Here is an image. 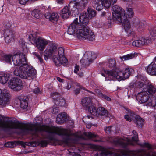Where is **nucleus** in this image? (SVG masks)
Segmentation results:
<instances>
[{
    "label": "nucleus",
    "instance_id": "a211bd4d",
    "mask_svg": "<svg viewBox=\"0 0 156 156\" xmlns=\"http://www.w3.org/2000/svg\"><path fill=\"white\" fill-rule=\"evenodd\" d=\"M14 34L15 32L10 29L6 28L4 30V35L6 43L8 44L11 42Z\"/></svg>",
    "mask_w": 156,
    "mask_h": 156
},
{
    "label": "nucleus",
    "instance_id": "a878e982",
    "mask_svg": "<svg viewBox=\"0 0 156 156\" xmlns=\"http://www.w3.org/2000/svg\"><path fill=\"white\" fill-rule=\"evenodd\" d=\"M128 114L125 115V118L127 121L129 122L131 121L132 119H133V118H135V116L136 115L134 113L130 110H128Z\"/></svg>",
    "mask_w": 156,
    "mask_h": 156
},
{
    "label": "nucleus",
    "instance_id": "49530a36",
    "mask_svg": "<svg viewBox=\"0 0 156 156\" xmlns=\"http://www.w3.org/2000/svg\"><path fill=\"white\" fill-rule=\"evenodd\" d=\"M33 92L36 94H38L41 93L40 90L38 88H37L35 89H33Z\"/></svg>",
    "mask_w": 156,
    "mask_h": 156
},
{
    "label": "nucleus",
    "instance_id": "6ab92c4d",
    "mask_svg": "<svg viewBox=\"0 0 156 156\" xmlns=\"http://www.w3.org/2000/svg\"><path fill=\"white\" fill-rule=\"evenodd\" d=\"M136 99L140 103L146 102L149 98L148 93L146 91L139 93L136 97Z\"/></svg>",
    "mask_w": 156,
    "mask_h": 156
},
{
    "label": "nucleus",
    "instance_id": "ddd939ff",
    "mask_svg": "<svg viewBox=\"0 0 156 156\" xmlns=\"http://www.w3.org/2000/svg\"><path fill=\"white\" fill-rule=\"evenodd\" d=\"M88 111L93 115L97 116L98 115H105L107 116L108 112L104 108L99 107L97 109L94 105H92L89 108Z\"/></svg>",
    "mask_w": 156,
    "mask_h": 156
},
{
    "label": "nucleus",
    "instance_id": "052dcab7",
    "mask_svg": "<svg viewBox=\"0 0 156 156\" xmlns=\"http://www.w3.org/2000/svg\"><path fill=\"white\" fill-rule=\"evenodd\" d=\"M58 94V93L57 92H55L53 93L52 95L53 96L57 95Z\"/></svg>",
    "mask_w": 156,
    "mask_h": 156
},
{
    "label": "nucleus",
    "instance_id": "20e7f679",
    "mask_svg": "<svg viewBox=\"0 0 156 156\" xmlns=\"http://www.w3.org/2000/svg\"><path fill=\"white\" fill-rule=\"evenodd\" d=\"M89 0H75L71 1L68 6H66L62 10L61 16L63 19L69 17L72 11L74 12L76 14L78 13V9H83L87 5Z\"/></svg>",
    "mask_w": 156,
    "mask_h": 156
},
{
    "label": "nucleus",
    "instance_id": "c756f323",
    "mask_svg": "<svg viewBox=\"0 0 156 156\" xmlns=\"http://www.w3.org/2000/svg\"><path fill=\"white\" fill-rule=\"evenodd\" d=\"M55 102L56 105L60 106H64L66 104L65 100L61 97L57 98Z\"/></svg>",
    "mask_w": 156,
    "mask_h": 156
},
{
    "label": "nucleus",
    "instance_id": "39448f33",
    "mask_svg": "<svg viewBox=\"0 0 156 156\" xmlns=\"http://www.w3.org/2000/svg\"><path fill=\"white\" fill-rule=\"evenodd\" d=\"M0 128L4 131H8L10 129H18L24 133L33 131V124L29 125L23 123H16L12 121L5 122L0 116Z\"/></svg>",
    "mask_w": 156,
    "mask_h": 156
},
{
    "label": "nucleus",
    "instance_id": "5fc2aeb1",
    "mask_svg": "<svg viewBox=\"0 0 156 156\" xmlns=\"http://www.w3.org/2000/svg\"><path fill=\"white\" fill-rule=\"evenodd\" d=\"M71 87V85L70 83H67V86H66V88L68 90Z\"/></svg>",
    "mask_w": 156,
    "mask_h": 156
},
{
    "label": "nucleus",
    "instance_id": "9d476101",
    "mask_svg": "<svg viewBox=\"0 0 156 156\" xmlns=\"http://www.w3.org/2000/svg\"><path fill=\"white\" fill-rule=\"evenodd\" d=\"M94 55L91 52L88 51L84 55L82 59L80 60L81 67L82 68H86L91 64L95 59L94 57Z\"/></svg>",
    "mask_w": 156,
    "mask_h": 156
},
{
    "label": "nucleus",
    "instance_id": "473e14b6",
    "mask_svg": "<svg viewBox=\"0 0 156 156\" xmlns=\"http://www.w3.org/2000/svg\"><path fill=\"white\" fill-rule=\"evenodd\" d=\"M147 88V91L150 94H153L156 91V88L152 85H148Z\"/></svg>",
    "mask_w": 156,
    "mask_h": 156
},
{
    "label": "nucleus",
    "instance_id": "1a4fd4ad",
    "mask_svg": "<svg viewBox=\"0 0 156 156\" xmlns=\"http://www.w3.org/2000/svg\"><path fill=\"white\" fill-rule=\"evenodd\" d=\"M11 95L9 91L6 89L2 91L0 89V105L5 107L10 103Z\"/></svg>",
    "mask_w": 156,
    "mask_h": 156
},
{
    "label": "nucleus",
    "instance_id": "4be33fe9",
    "mask_svg": "<svg viewBox=\"0 0 156 156\" xmlns=\"http://www.w3.org/2000/svg\"><path fill=\"white\" fill-rule=\"evenodd\" d=\"M81 103L83 106L85 108H89L92 105H94L92 104L91 102V98H83L81 101Z\"/></svg>",
    "mask_w": 156,
    "mask_h": 156
},
{
    "label": "nucleus",
    "instance_id": "0e129e2a",
    "mask_svg": "<svg viewBox=\"0 0 156 156\" xmlns=\"http://www.w3.org/2000/svg\"><path fill=\"white\" fill-rule=\"evenodd\" d=\"M117 0H112V1L113 2V3H115L116 2Z\"/></svg>",
    "mask_w": 156,
    "mask_h": 156
},
{
    "label": "nucleus",
    "instance_id": "393cba45",
    "mask_svg": "<svg viewBox=\"0 0 156 156\" xmlns=\"http://www.w3.org/2000/svg\"><path fill=\"white\" fill-rule=\"evenodd\" d=\"M120 156L119 154L116 153H112L109 151L104 150L100 153L101 156Z\"/></svg>",
    "mask_w": 156,
    "mask_h": 156
},
{
    "label": "nucleus",
    "instance_id": "37998d69",
    "mask_svg": "<svg viewBox=\"0 0 156 156\" xmlns=\"http://www.w3.org/2000/svg\"><path fill=\"white\" fill-rule=\"evenodd\" d=\"M144 27V23L142 22H140L137 25L138 28L139 29L140 31H141L143 29Z\"/></svg>",
    "mask_w": 156,
    "mask_h": 156
},
{
    "label": "nucleus",
    "instance_id": "e433bc0d",
    "mask_svg": "<svg viewBox=\"0 0 156 156\" xmlns=\"http://www.w3.org/2000/svg\"><path fill=\"white\" fill-rule=\"evenodd\" d=\"M90 118H92L90 116H87L83 117V121L85 123L87 124V125H86L87 128L88 129L90 128H91V125L89 124V121H87V120L88 119H89Z\"/></svg>",
    "mask_w": 156,
    "mask_h": 156
},
{
    "label": "nucleus",
    "instance_id": "de8ad7c7",
    "mask_svg": "<svg viewBox=\"0 0 156 156\" xmlns=\"http://www.w3.org/2000/svg\"><path fill=\"white\" fill-rule=\"evenodd\" d=\"M20 44L23 48H24L25 47V42L23 40H21L20 41Z\"/></svg>",
    "mask_w": 156,
    "mask_h": 156
},
{
    "label": "nucleus",
    "instance_id": "09e8293b",
    "mask_svg": "<svg viewBox=\"0 0 156 156\" xmlns=\"http://www.w3.org/2000/svg\"><path fill=\"white\" fill-rule=\"evenodd\" d=\"M51 14L50 12H48L47 13H46L45 14V17L46 18V19H49V20H50V18L51 17Z\"/></svg>",
    "mask_w": 156,
    "mask_h": 156
},
{
    "label": "nucleus",
    "instance_id": "9b49d317",
    "mask_svg": "<svg viewBox=\"0 0 156 156\" xmlns=\"http://www.w3.org/2000/svg\"><path fill=\"white\" fill-rule=\"evenodd\" d=\"M112 0H94V7L98 11L103 9V6L106 8H109L111 4H114Z\"/></svg>",
    "mask_w": 156,
    "mask_h": 156
},
{
    "label": "nucleus",
    "instance_id": "412c9836",
    "mask_svg": "<svg viewBox=\"0 0 156 156\" xmlns=\"http://www.w3.org/2000/svg\"><path fill=\"white\" fill-rule=\"evenodd\" d=\"M28 98L27 96H22L17 100V101L20 103L21 108L23 109L26 108L28 106Z\"/></svg>",
    "mask_w": 156,
    "mask_h": 156
},
{
    "label": "nucleus",
    "instance_id": "bb28decb",
    "mask_svg": "<svg viewBox=\"0 0 156 156\" xmlns=\"http://www.w3.org/2000/svg\"><path fill=\"white\" fill-rule=\"evenodd\" d=\"M134 122L138 126L141 127L144 125V120L139 115H137L135 116Z\"/></svg>",
    "mask_w": 156,
    "mask_h": 156
},
{
    "label": "nucleus",
    "instance_id": "c9c22d12",
    "mask_svg": "<svg viewBox=\"0 0 156 156\" xmlns=\"http://www.w3.org/2000/svg\"><path fill=\"white\" fill-rule=\"evenodd\" d=\"M87 11L88 14V17L90 18L94 17L96 15V12L90 8H88Z\"/></svg>",
    "mask_w": 156,
    "mask_h": 156
},
{
    "label": "nucleus",
    "instance_id": "603ef678",
    "mask_svg": "<svg viewBox=\"0 0 156 156\" xmlns=\"http://www.w3.org/2000/svg\"><path fill=\"white\" fill-rule=\"evenodd\" d=\"M144 85V83L143 82H139L138 83V87H143Z\"/></svg>",
    "mask_w": 156,
    "mask_h": 156
},
{
    "label": "nucleus",
    "instance_id": "4d7b16f0",
    "mask_svg": "<svg viewBox=\"0 0 156 156\" xmlns=\"http://www.w3.org/2000/svg\"><path fill=\"white\" fill-rule=\"evenodd\" d=\"M19 142L20 143V144L24 146V145H27V144H26L27 143L24 144V143L23 142H22V141H19Z\"/></svg>",
    "mask_w": 156,
    "mask_h": 156
},
{
    "label": "nucleus",
    "instance_id": "4c0bfd02",
    "mask_svg": "<svg viewBox=\"0 0 156 156\" xmlns=\"http://www.w3.org/2000/svg\"><path fill=\"white\" fill-rule=\"evenodd\" d=\"M32 16L37 19H39L41 17V15L39 13V10H34L31 13Z\"/></svg>",
    "mask_w": 156,
    "mask_h": 156
},
{
    "label": "nucleus",
    "instance_id": "4468645a",
    "mask_svg": "<svg viewBox=\"0 0 156 156\" xmlns=\"http://www.w3.org/2000/svg\"><path fill=\"white\" fill-rule=\"evenodd\" d=\"M57 47L53 44L49 45L44 51V55L48 59V58L51 56H57Z\"/></svg>",
    "mask_w": 156,
    "mask_h": 156
},
{
    "label": "nucleus",
    "instance_id": "b1692460",
    "mask_svg": "<svg viewBox=\"0 0 156 156\" xmlns=\"http://www.w3.org/2000/svg\"><path fill=\"white\" fill-rule=\"evenodd\" d=\"M66 119V113L65 112L61 113L57 115L56 122L59 124H61L65 122Z\"/></svg>",
    "mask_w": 156,
    "mask_h": 156
},
{
    "label": "nucleus",
    "instance_id": "423d86ee",
    "mask_svg": "<svg viewBox=\"0 0 156 156\" xmlns=\"http://www.w3.org/2000/svg\"><path fill=\"white\" fill-rule=\"evenodd\" d=\"M132 133L134 135L131 139L127 138L117 137L114 140V144L123 148H126L128 145H134V142H136L138 140V135L137 133L135 130L133 131Z\"/></svg>",
    "mask_w": 156,
    "mask_h": 156
},
{
    "label": "nucleus",
    "instance_id": "dca6fc26",
    "mask_svg": "<svg viewBox=\"0 0 156 156\" xmlns=\"http://www.w3.org/2000/svg\"><path fill=\"white\" fill-rule=\"evenodd\" d=\"M53 61L55 64L58 66L62 65H66L68 62V60L65 56H54L53 57Z\"/></svg>",
    "mask_w": 156,
    "mask_h": 156
},
{
    "label": "nucleus",
    "instance_id": "7ed1b4c3",
    "mask_svg": "<svg viewBox=\"0 0 156 156\" xmlns=\"http://www.w3.org/2000/svg\"><path fill=\"white\" fill-rule=\"evenodd\" d=\"M116 61L115 59H111L108 61L107 66L110 68H113L111 70H104V73H101L102 76L105 77V81L114 80L115 79L118 81L124 80L128 78L133 69L127 68L122 69L120 67L115 68Z\"/></svg>",
    "mask_w": 156,
    "mask_h": 156
},
{
    "label": "nucleus",
    "instance_id": "ea45409f",
    "mask_svg": "<svg viewBox=\"0 0 156 156\" xmlns=\"http://www.w3.org/2000/svg\"><path fill=\"white\" fill-rule=\"evenodd\" d=\"M134 57V55L133 54H128L122 57H121L120 58L122 60H126L131 59Z\"/></svg>",
    "mask_w": 156,
    "mask_h": 156
},
{
    "label": "nucleus",
    "instance_id": "f03ea898",
    "mask_svg": "<svg viewBox=\"0 0 156 156\" xmlns=\"http://www.w3.org/2000/svg\"><path fill=\"white\" fill-rule=\"evenodd\" d=\"M79 23L78 21V18H76L69 26L67 31L68 34L70 35L75 34L76 37L80 40L94 41L95 36L87 26L89 18L87 13H81L79 16Z\"/></svg>",
    "mask_w": 156,
    "mask_h": 156
},
{
    "label": "nucleus",
    "instance_id": "79ce46f5",
    "mask_svg": "<svg viewBox=\"0 0 156 156\" xmlns=\"http://www.w3.org/2000/svg\"><path fill=\"white\" fill-rule=\"evenodd\" d=\"M150 35L152 37L153 39H156V27H154L152 28L150 31Z\"/></svg>",
    "mask_w": 156,
    "mask_h": 156
},
{
    "label": "nucleus",
    "instance_id": "6e6d98bb",
    "mask_svg": "<svg viewBox=\"0 0 156 156\" xmlns=\"http://www.w3.org/2000/svg\"><path fill=\"white\" fill-rule=\"evenodd\" d=\"M57 80L59 81V82H63V80H63V79L60 78L59 77H57Z\"/></svg>",
    "mask_w": 156,
    "mask_h": 156
},
{
    "label": "nucleus",
    "instance_id": "3c124183",
    "mask_svg": "<svg viewBox=\"0 0 156 156\" xmlns=\"http://www.w3.org/2000/svg\"><path fill=\"white\" fill-rule=\"evenodd\" d=\"M12 143L11 142H8L5 144V146L6 147H9L11 146Z\"/></svg>",
    "mask_w": 156,
    "mask_h": 156
},
{
    "label": "nucleus",
    "instance_id": "aec40b11",
    "mask_svg": "<svg viewBox=\"0 0 156 156\" xmlns=\"http://www.w3.org/2000/svg\"><path fill=\"white\" fill-rule=\"evenodd\" d=\"M121 19V21L119 22V23H122V25L124 27L125 31L126 32H129L131 28L130 24L129 21L127 18V17L125 15L123 16H122Z\"/></svg>",
    "mask_w": 156,
    "mask_h": 156
},
{
    "label": "nucleus",
    "instance_id": "680f3d73",
    "mask_svg": "<svg viewBox=\"0 0 156 156\" xmlns=\"http://www.w3.org/2000/svg\"><path fill=\"white\" fill-rule=\"evenodd\" d=\"M105 12H103L101 14V16H102V17H103V16H105Z\"/></svg>",
    "mask_w": 156,
    "mask_h": 156
},
{
    "label": "nucleus",
    "instance_id": "f257e3e1",
    "mask_svg": "<svg viewBox=\"0 0 156 156\" xmlns=\"http://www.w3.org/2000/svg\"><path fill=\"white\" fill-rule=\"evenodd\" d=\"M14 65L20 66L14 69L13 73L15 75L24 79L31 80L36 77V71L32 66L27 63V60L24 54L17 53L11 56L10 55H4L2 53L0 60L12 64L11 59Z\"/></svg>",
    "mask_w": 156,
    "mask_h": 156
},
{
    "label": "nucleus",
    "instance_id": "774afa93",
    "mask_svg": "<svg viewBox=\"0 0 156 156\" xmlns=\"http://www.w3.org/2000/svg\"><path fill=\"white\" fill-rule=\"evenodd\" d=\"M86 90V91H88V92H90V93H91L93 94V93L92 92L90 91H88V90H87V89H86V90Z\"/></svg>",
    "mask_w": 156,
    "mask_h": 156
},
{
    "label": "nucleus",
    "instance_id": "f8f14e48",
    "mask_svg": "<svg viewBox=\"0 0 156 156\" xmlns=\"http://www.w3.org/2000/svg\"><path fill=\"white\" fill-rule=\"evenodd\" d=\"M8 84L9 87L14 91H20L22 88V81L17 78L11 79L9 82Z\"/></svg>",
    "mask_w": 156,
    "mask_h": 156
},
{
    "label": "nucleus",
    "instance_id": "13d9d810",
    "mask_svg": "<svg viewBox=\"0 0 156 156\" xmlns=\"http://www.w3.org/2000/svg\"><path fill=\"white\" fill-rule=\"evenodd\" d=\"M152 105V103L151 102H149V103L146 104V105L148 106H151Z\"/></svg>",
    "mask_w": 156,
    "mask_h": 156
},
{
    "label": "nucleus",
    "instance_id": "c03bdc74",
    "mask_svg": "<svg viewBox=\"0 0 156 156\" xmlns=\"http://www.w3.org/2000/svg\"><path fill=\"white\" fill-rule=\"evenodd\" d=\"M34 55L39 60L40 63L41 64L43 63V60L41 57V55H40L38 54L34 53Z\"/></svg>",
    "mask_w": 156,
    "mask_h": 156
},
{
    "label": "nucleus",
    "instance_id": "cd10ccee",
    "mask_svg": "<svg viewBox=\"0 0 156 156\" xmlns=\"http://www.w3.org/2000/svg\"><path fill=\"white\" fill-rule=\"evenodd\" d=\"M9 78V75L7 74L4 73L0 74V83L2 84L7 83Z\"/></svg>",
    "mask_w": 156,
    "mask_h": 156
},
{
    "label": "nucleus",
    "instance_id": "f704fd0d",
    "mask_svg": "<svg viewBox=\"0 0 156 156\" xmlns=\"http://www.w3.org/2000/svg\"><path fill=\"white\" fill-rule=\"evenodd\" d=\"M126 12L128 17L129 18L132 17L134 15L133 10L132 8H127L126 9Z\"/></svg>",
    "mask_w": 156,
    "mask_h": 156
},
{
    "label": "nucleus",
    "instance_id": "2eb2a0df",
    "mask_svg": "<svg viewBox=\"0 0 156 156\" xmlns=\"http://www.w3.org/2000/svg\"><path fill=\"white\" fill-rule=\"evenodd\" d=\"M32 39L35 41L36 46L37 48L41 51L44 50L45 46L49 42L48 41L41 37H39L36 39L33 38Z\"/></svg>",
    "mask_w": 156,
    "mask_h": 156
},
{
    "label": "nucleus",
    "instance_id": "c85d7f7f",
    "mask_svg": "<svg viewBox=\"0 0 156 156\" xmlns=\"http://www.w3.org/2000/svg\"><path fill=\"white\" fill-rule=\"evenodd\" d=\"M48 142L46 140H41L38 142V144H37L36 142H34L30 144V145L34 147H36L38 144H40L41 147H45L47 145Z\"/></svg>",
    "mask_w": 156,
    "mask_h": 156
},
{
    "label": "nucleus",
    "instance_id": "a19ab883",
    "mask_svg": "<svg viewBox=\"0 0 156 156\" xmlns=\"http://www.w3.org/2000/svg\"><path fill=\"white\" fill-rule=\"evenodd\" d=\"M115 129V127L112 126L107 127L105 129L106 133H109L114 132Z\"/></svg>",
    "mask_w": 156,
    "mask_h": 156
},
{
    "label": "nucleus",
    "instance_id": "f3484780",
    "mask_svg": "<svg viewBox=\"0 0 156 156\" xmlns=\"http://www.w3.org/2000/svg\"><path fill=\"white\" fill-rule=\"evenodd\" d=\"M151 43V40L142 38L138 40H136L132 43V45L134 46L140 47L143 45H147Z\"/></svg>",
    "mask_w": 156,
    "mask_h": 156
},
{
    "label": "nucleus",
    "instance_id": "a18cd8bd",
    "mask_svg": "<svg viewBox=\"0 0 156 156\" xmlns=\"http://www.w3.org/2000/svg\"><path fill=\"white\" fill-rule=\"evenodd\" d=\"M100 95H101L107 101H111V99L110 97L105 95L103 94L102 93H100Z\"/></svg>",
    "mask_w": 156,
    "mask_h": 156
},
{
    "label": "nucleus",
    "instance_id": "69168bd1",
    "mask_svg": "<svg viewBox=\"0 0 156 156\" xmlns=\"http://www.w3.org/2000/svg\"><path fill=\"white\" fill-rule=\"evenodd\" d=\"M74 156H81V155L79 154H76L74 155Z\"/></svg>",
    "mask_w": 156,
    "mask_h": 156
},
{
    "label": "nucleus",
    "instance_id": "6e6552de",
    "mask_svg": "<svg viewBox=\"0 0 156 156\" xmlns=\"http://www.w3.org/2000/svg\"><path fill=\"white\" fill-rule=\"evenodd\" d=\"M113 12H112V19L118 22H121L122 16H125L124 10L118 5H115L112 7Z\"/></svg>",
    "mask_w": 156,
    "mask_h": 156
},
{
    "label": "nucleus",
    "instance_id": "0eeeda50",
    "mask_svg": "<svg viewBox=\"0 0 156 156\" xmlns=\"http://www.w3.org/2000/svg\"><path fill=\"white\" fill-rule=\"evenodd\" d=\"M143 147H146L148 148V151H146L145 150H139L136 151L130 152V154L133 156H156V152H153L151 150L155 148L153 146L148 143H144L140 145Z\"/></svg>",
    "mask_w": 156,
    "mask_h": 156
},
{
    "label": "nucleus",
    "instance_id": "7c9ffc66",
    "mask_svg": "<svg viewBox=\"0 0 156 156\" xmlns=\"http://www.w3.org/2000/svg\"><path fill=\"white\" fill-rule=\"evenodd\" d=\"M84 134L86 136H87L89 138L92 139L93 141L95 142L99 141V140L95 139L98 137V135L93 134L91 132H86Z\"/></svg>",
    "mask_w": 156,
    "mask_h": 156
},
{
    "label": "nucleus",
    "instance_id": "2f4dec72",
    "mask_svg": "<svg viewBox=\"0 0 156 156\" xmlns=\"http://www.w3.org/2000/svg\"><path fill=\"white\" fill-rule=\"evenodd\" d=\"M49 20L54 23H56L59 17L58 14L56 13H52L51 14Z\"/></svg>",
    "mask_w": 156,
    "mask_h": 156
},
{
    "label": "nucleus",
    "instance_id": "338daca9",
    "mask_svg": "<svg viewBox=\"0 0 156 156\" xmlns=\"http://www.w3.org/2000/svg\"><path fill=\"white\" fill-rule=\"evenodd\" d=\"M94 156H98V154L97 153L95 154Z\"/></svg>",
    "mask_w": 156,
    "mask_h": 156
},
{
    "label": "nucleus",
    "instance_id": "e2e57ef3",
    "mask_svg": "<svg viewBox=\"0 0 156 156\" xmlns=\"http://www.w3.org/2000/svg\"><path fill=\"white\" fill-rule=\"evenodd\" d=\"M33 37V35L32 34L30 35L29 36V39L30 40L31 39V37Z\"/></svg>",
    "mask_w": 156,
    "mask_h": 156
},
{
    "label": "nucleus",
    "instance_id": "8fccbe9b",
    "mask_svg": "<svg viewBox=\"0 0 156 156\" xmlns=\"http://www.w3.org/2000/svg\"><path fill=\"white\" fill-rule=\"evenodd\" d=\"M79 69V66L78 65H76L75 66V69L74 70V72L75 73H77Z\"/></svg>",
    "mask_w": 156,
    "mask_h": 156
},
{
    "label": "nucleus",
    "instance_id": "58836bf2",
    "mask_svg": "<svg viewBox=\"0 0 156 156\" xmlns=\"http://www.w3.org/2000/svg\"><path fill=\"white\" fill-rule=\"evenodd\" d=\"M74 86H77L79 87V88H76L75 91L74 92L76 94H78L80 92V90L81 89H84V88H83L82 86H81V85L78 83H74Z\"/></svg>",
    "mask_w": 156,
    "mask_h": 156
},
{
    "label": "nucleus",
    "instance_id": "5701e85b",
    "mask_svg": "<svg viewBox=\"0 0 156 156\" xmlns=\"http://www.w3.org/2000/svg\"><path fill=\"white\" fill-rule=\"evenodd\" d=\"M146 71L150 75L156 76V64L153 62L151 63L148 66Z\"/></svg>",
    "mask_w": 156,
    "mask_h": 156
},
{
    "label": "nucleus",
    "instance_id": "72a5a7b5",
    "mask_svg": "<svg viewBox=\"0 0 156 156\" xmlns=\"http://www.w3.org/2000/svg\"><path fill=\"white\" fill-rule=\"evenodd\" d=\"M57 56H65L64 50L62 47L57 48Z\"/></svg>",
    "mask_w": 156,
    "mask_h": 156
},
{
    "label": "nucleus",
    "instance_id": "864d4df0",
    "mask_svg": "<svg viewBox=\"0 0 156 156\" xmlns=\"http://www.w3.org/2000/svg\"><path fill=\"white\" fill-rule=\"evenodd\" d=\"M58 112V108H55L53 109V113L55 114Z\"/></svg>",
    "mask_w": 156,
    "mask_h": 156
},
{
    "label": "nucleus",
    "instance_id": "bf43d9fd",
    "mask_svg": "<svg viewBox=\"0 0 156 156\" xmlns=\"http://www.w3.org/2000/svg\"><path fill=\"white\" fill-rule=\"evenodd\" d=\"M58 2L59 3L61 4L63 3V0H58Z\"/></svg>",
    "mask_w": 156,
    "mask_h": 156
}]
</instances>
